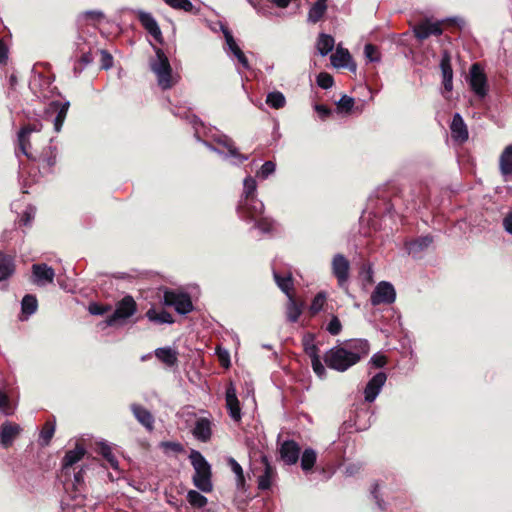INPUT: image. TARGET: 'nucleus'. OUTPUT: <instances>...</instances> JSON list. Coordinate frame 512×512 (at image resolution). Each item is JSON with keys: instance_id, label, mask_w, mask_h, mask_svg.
Returning a JSON list of instances; mask_svg holds the SVG:
<instances>
[{"instance_id": "7", "label": "nucleus", "mask_w": 512, "mask_h": 512, "mask_svg": "<svg viewBox=\"0 0 512 512\" xmlns=\"http://www.w3.org/2000/svg\"><path fill=\"white\" fill-rule=\"evenodd\" d=\"M469 85L471 90L483 99L487 95V79L478 63H474L469 71Z\"/></svg>"}, {"instance_id": "64", "label": "nucleus", "mask_w": 512, "mask_h": 512, "mask_svg": "<svg viewBox=\"0 0 512 512\" xmlns=\"http://www.w3.org/2000/svg\"><path fill=\"white\" fill-rule=\"evenodd\" d=\"M83 469L74 474V485L78 486L83 483Z\"/></svg>"}, {"instance_id": "39", "label": "nucleus", "mask_w": 512, "mask_h": 512, "mask_svg": "<svg viewBox=\"0 0 512 512\" xmlns=\"http://www.w3.org/2000/svg\"><path fill=\"white\" fill-rule=\"evenodd\" d=\"M316 459L317 455L315 450H313L312 448L305 449L301 457V468L304 471H310L313 468Z\"/></svg>"}, {"instance_id": "40", "label": "nucleus", "mask_w": 512, "mask_h": 512, "mask_svg": "<svg viewBox=\"0 0 512 512\" xmlns=\"http://www.w3.org/2000/svg\"><path fill=\"white\" fill-rule=\"evenodd\" d=\"M303 347L305 353L310 357V359H314V357H320L318 354L319 349L314 343L313 335L307 334L303 337Z\"/></svg>"}, {"instance_id": "44", "label": "nucleus", "mask_w": 512, "mask_h": 512, "mask_svg": "<svg viewBox=\"0 0 512 512\" xmlns=\"http://www.w3.org/2000/svg\"><path fill=\"white\" fill-rule=\"evenodd\" d=\"M99 452L113 469H115V470L118 469V467H119L118 460L115 457V455L112 453V450L108 445L101 444L99 447Z\"/></svg>"}, {"instance_id": "43", "label": "nucleus", "mask_w": 512, "mask_h": 512, "mask_svg": "<svg viewBox=\"0 0 512 512\" xmlns=\"http://www.w3.org/2000/svg\"><path fill=\"white\" fill-rule=\"evenodd\" d=\"M55 432V424L52 421H47L41 432H40V441L43 446H46L49 444L50 440L52 439Z\"/></svg>"}, {"instance_id": "14", "label": "nucleus", "mask_w": 512, "mask_h": 512, "mask_svg": "<svg viewBox=\"0 0 512 512\" xmlns=\"http://www.w3.org/2000/svg\"><path fill=\"white\" fill-rule=\"evenodd\" d=\"M138 20L140 21L141 25L147 30V32L153 36V38L159 42L162 41V33L160 30V27L155 20V18L152 16L151 13L145 12L143 10H137L135 11Z\"/></svg>"}, {"instance_id": "53", "label": "nucleus", "mask_w": 512, "mask_h": 512, "mask_svg": "<svg viewBox=\"0 0 512 512\" xmlns=\"http://www.w3.org/2000/svg\"><path fill=\"white\" fill-rule=\"evenodd\" d=\"M338 109L349 112L354 106V99L350 96L343 95L337 102Z\"/></svg>"}, {"instance_id": "21", "label": "nucleus", "mask_w": 512, "mask_h": 512, "mask_svg": "<svg viewBox=\"0 0 512 512\" xmlns=\"http://www.w3.org/2000/svg\"><path fill=\"white\" fill-rule=\"evenodd\" d=\"M333 274L342 286L347 282L349 274V261L341 254L334 256L332 261Z\"/></svg>"}, {"instance_id": "35", "label": "nucleus", "mask_w": 512, "mask_h": 512, "mask_svg": "<svg viewBox=\"0 0 512 512\" xmlns=\"http://www.w3.org/2000/svg\"><path fill=\"white\" fill-rule=\"evenodd\" d=\"M146 316L150 321L156 322V323L171 324L174 321L172 315L170 313H168L167 311L162 310V311L158 312L154 308L149 309L146 313Z\"/></svg>"}, {"instance_id": "55", "label": "nucleus", "mask_w": 512, "mask_h": 512, "mask_svg": "<svg viewBox=\"0 0 512 512\" xmlns=\"http://www.w3.org/2000/svg\"><path fill=\"white\" fill-rule=\"evenodd\" d=\"M160 447L162 449H164L165 452H168V451H172L174 453L183 452V446L179 442H173V441L161 442Z\"/></svg>"}, {"instance_id": "49", "label": "nucleus", "mask_w": 512, "mask_h": 512, "mask_svg": "<svg viewBox=\"0 0 512 512\" xmlns=\"http://www.w3.org/2000/svg\"><path fill=\"white\" fill-rule=\"evenodd\" d=\"M317 84L322 89H329V88H331L333 86L334 80H333V77L329 73L321 72L317 76Z\"/></svg>"}, {"instance_id": "59", "label": "nucleus", "mask_w": 512, "mask_h": 512, "mask_svg": "<svg viewBox=\"0 0 512 512\" xmlns=\"http://www.w3.org/2000/svg\"><path fill=\"white\" fill-rule=\"evenodd\" d=\"M370 363L377 368H381L386 364V357L381 354H374L371 359Z\"/></svg>"}, {"instance_id": "9", "label": "nucleus", "mask_w": 512, "mask_h": 512, "mask_svg": "<svg viewBox=\"0 0 512 512\" xmlns=\"http://www.w3.org/2000/svg\"><path fill=\"white\" fill-rule=\"evenodd\" d=\"M264 212V204L256 197L241 199L238 206V213L244 219L257 220Z\"/></svg>"}, {"instance_id": "45", "label": "nucleus", "mask_w": 512, "mask_h": 512, "mask_svg": "<svg viewBox=\"0 0 512 512\" xmlns=\"http://www.w3.org/2000/svg\"><path fill=\"white\" fill-rule=\"evenodd\" d=\"M256 189H257L256 180L251 176L246 177L243 182V198L242 199H251L252 197H256L255 196Z\"/></svg>"}, {"instance_id": "26", "label": "nucleus", "mask_w": 512, "mask_h": 512, "mask_svg": "<svg viewBox=\"0 0 512 512\" xmlns=\"http://www.w3.org/2000/svg\"><path fill=\"white\" fill-rule=\"evenodd\" d=\"M155 357L167 367L178 365V352L171 347H160L154 351Z\"/></svg>"}, {"instance_id": "23", "label": "nucleus", "mask_w": 512, "mask_h": 512, "mask_svg": "<svg viewBox=\"0 0 512 512\" xmlns=\"http://www.w3.org/2000/svg\"><path fill=\"white\" fill-rule=\"evenodd\" d=\"M451 136L453 140L463 143L468 139V129L462 116L455 113L450 125Z\"/></svg>"}, {"instance_id": "56", "label": "nucleus", "mask_w": 512, "mask_h": 512, "mask_svg": "<svg viewBox=\"0 0 512 512\" xmlns=\"http://www.w3.org/2000/svg\"><path fill=\"white\" fill-rule=\"evenodd\" d=\"M103 18H104L103 12L98 11V10L86 11L80 15V19L91 20L93 22H98Z\"/></svg>"}, {"instance_id": "54", "label": "nucleus", "mask_w": 512, "mask_h": 512, "mask_svg": "<svg viewBox=\"0 0 512 512\" xmlns=\"http://www.w3.org/2000/svg\"><path fill=\"white\" fill-rule=\"evenodd\" d=\"M311 365L313 371L319 378H324L326 376V369L322 364L320 357H314V359H311Z\"/></svg>"}, {"instance_id": "37", "label": "nucleus", "mask_w": 512, "mask_h": 512, "mask_svg": "<svg viewBox=\"0 0 512 512\" xmlns=\"http://www.w3.org/2000/svg\"><path fill=\"white\" fill-rule=\"evenodd\" d=\"M274 280L278 287L288 296H291L290 290L292 288V276L291 274H287L285 276H281L276 271L273 272Z\"/></svg>"}, {"instance_id": "27", "label": "nucleus", "mask_w": 512, "mask_h": 512, "mask_svg": "<svg viewBox=\"0 0 512 512\" xmlns=\"http://www.w3.org/2000/svg\"><path fill=\"white\" fill-rule=\"evenodd\" d=\"M86 450L81 444H76L73 450H68L62 460V469L68 473L69 468L79 462L85 455Z\"/></svg>"}, {"instance_id": "30", "label": "nucleus", "mask_w": 512, "mask_h": 512, "mask_svg": "<svg viewBox=\"0 0 512 512\" xmlns=\"http://www.w3.org/2000/svg\"><path fill=\"white\" fill-rule=\"evenodd\" d=\"M303 311V303H298L294 297L288 296V302L286 304V317L291 323L298 321Z\"/></svg>"}, {"instance_id": "29", "label": "nucleus", "mask_w": 512, "mask_h": 512, "mask_svg": "<svg viewBox=\"0 0 512 512\" xmlns=\"http://www.w3.org/2000/svg\"><path fill=\"white\" fill-rule=\"evenodd\" d=\"M444 89L450 92L453 88V71L450 64V58L448 55H444L440 63Z\"/></svg>"}, {"instance_id": "19", "label": "nucleus", "mask_w": 512, "mask_h": 512, "mask_svg": "<svg viewBox=\"0 0 512 512\" xmlns=\"http://www.w3.org/2000/svg\"><path fill=\"white\" fill-rule=\"evenodd\" d=\"M226 407L228 409L230 417L234 421L241 420V409L239 405V400L236 395V388L233 383H230L226 388Z\"/></svg>"}, {"instance_id": "25", "label": "nucleus", "mask_w": 512, "mask_h": 512, "mask_svg": "<svg viewBox=\"0 0 512 512\" xmlns=\"http://www.w3.org/2000/svg\"><path fill=\"white\" fill-rule=\"evenodd\" d=\"M21 427L18 424L4 422L0 428V443L3 447H9L19 435Z\"/></svg>"}, {"instance_id": "47", "label": "nucleus", "mask_w": 512, "mask_h": 512, "mask_svg": "<svg viewBox=\"0 0 512 512\" xmlns=\"http://www.w3.org/2000/svg\"><path fill=\"white\" fill-rule=\"evenodd\" d=\"M275 170L276 164L273 161H266L257 172V177L267 179Z\"/></svg>"}, {"instance_id": "13", "label": "nucleus", "mask_w": 512, "mask_h": 512, "mask_svg": "<svg viewBox=\"0 0 512 512\" xmlns=\"http://www.w3.org/2000/svg\"><path fill=\"white\" fill-rule=\"evenodd\" d=\"M386 380L387 376L384 372H379L374 375L364 389L365 401L373 402L382 390Z\"/></svg>"}, {"instance_id": "61", "label": "nucleus", "mask_w": 512, "mask_h": 512, "mask_svg": "<svg viewBox=\"0 0 512 512\" xmlns=\"http://www.w3.org/2000/svg\"><path fill=\"white\" fill-rule=\"evenodd\" d=\"M314 108L322 120L326 119L331 114V110L325 105L317 104Z\"/></svg>"}, {"instance_id": "15", "label": "nucleus", "mask_w": 512, "mask_h": 512, "mask_svg": "<svg viewBox=\"0 0 512 512\" xmlns=\"http://www.w3.org/2000/svg\"><path fill=\"white\" fill-rule=\"evenodd\" d=\"M41 128L42 124L40 122H36L22 127L21 130L18 132L19 150H21V153L28 158L31 157L28 151L30 147L29 136L32 132L40 131Z\"/></svg>"}, {"instance_id": "6", "label": "nucleus", "mask_w": 512, "mask_h": 512, "mask_svg": "<svg viewBox=\"0 0 512 512\" xmlns=\"http://www.w3.org/2000/svg\"><path fill=\"white\" fill-rule=\"evenodd\" d=\"M70 107V102H59L52 101L49 103L47 108L45 109V116L47 119H50L54 126L55 132H60L63 126V123L66 119L68 109Z\"/></svg>"}, {"instance_id": "38", "label": "nucleus", "mask_w": 512, "mask_h": 512, "mask_svg": "<svg viewBox=\"0 0 512 512\" xmlns=\"http://www.w3.org/2000/svg\"><path fill=\"white\" fill-rule=\"evenodd\" d=\"M38 302L34 295L27 294L23 297L21 302L22 313L30 316L37 310Z\"/></svg>"}, {"instance_id": "24", "label": "nucleus", "mask_w": 512, "mask_h": 512, "mask_svg": "<svg viewBox=\"0 0 512 512\" xmlns=\"http://www.w3.org/2000/svg\"><path fill=\"white\" fill-rule=\"evenodd\" d=\"M130 409L136 418V420L144 426L147 430L152 431L154 428V417L149 410L145 407L133 403L130 405Z\"/></svg>"}, {"instance_id": "20", "label": "nucleus", "mask_w": 512, "mask_h": 512, "mask_svg": "<svg viewBox=\"0 0 512 512\" xmlns=\"http://www.w3.org/2000/svg\"><path fill=\"white\" fill-rule=\"evenodd\" d=\"M279 452L281 459L287 465H293L297 463L299 459L300 447L295 441L287 440L281 444Z\"/></svg>"}, {"instance_id": "16", "label": "nucleus", "mask_w": 512, "mask_h": 512, "mask_svg": "<svg viewBox=\"0 0 512 512\" xmlns=\"http://www.w3.org/2000/svg\"><path fill=\"white\" fill-rule=\"evenodd\" d=\"M331 63L336 68L346 67L351 71H356V64L352 60V57L349 51L340 45L337 46L335 53H333L330 57Z\"/></svg>"}, {"instance_id": "36", "label": "nucleus", "mask_w": 512, "mask_h": 512, "mask_svg": "<svg viewBox=\"0 0 512 512\" xmlns=\"http://www.w3.org/2000/svg\"><path fill=\"white\" fill-rule=\"evenodd\" d=\"M165 4L170 6L175 10H182L185 12H190L197 14L199 9H196L190 0H163Z\"/></svg>"}, {"instance_id": "3", "label": "nucleus", "mask_w": 512, "mask_h": 512, "mask_svg": "<svg viewBox=\"0 0 512 512\" xmlns=\"http://www.w3.org/2000/svg\"><path fill=\"white\" fill-rule=\"evenodd\" d=\"M189 459L195 470L193 484L202 492L208 493L213 489L211 481V466L204 456L197 450H192Z\"/></svg>"}, {"instance_id": "52", "label": "nucleus", "mask_w": 512, "mask_h": 512, "mask_svg": "<svg viewBox=\"0 0 512 512\" xmlns=\"http://www.w3.org/2000/svg\"><path fill=\"white\" fill-rule=\"evenodd\" d=\"M326 330L333 336L338 335L342 330V324L337 316H332L327 324Z\"/></svg>"}, {"instance_id": "50", "label": "nucleus", "mask_w": 512, "mask_h": 512, "mask_svg": "<svg viewBox=\"0 0 512 512\" xmlns=\"http://www.w3.org/2000/svg\"><path fill=\"white\" fill-rule=\"evenodd\" d=\"M364 54H365V57L370 62H377V61L380 60L379 51H378L377 47L372 45V44H366L365 45V47H364Z\"/></svg>"}, {"instance_id": "31", "label": "nucleus", "mask_w": 512, "mask_h": 512, "mask_svg": "<svg viewBox=\"0 0 512 512\" xmlns=\"http://www.w3.org/2000/svg\"><path fill=\"white\" fill-rule=\"evenodd\" d=\"M15 270L13 258L0 252V282L8 279Z\"/></svg>"}, {"instance_id": "34", "label": "nucleus", "mask_w": 512, "mask_h": 512, "mask_svg": "<svg viewBox=\"0 0 512 512\" xmlns=\"http://www.w3.org/2000/svg\"><path fill=\"white\" fill-rule=\"evenodd\" d=\"M433 242V238L429 235L419 237L418 239L406 244L409 254H417L418 252L429 247Z\"/></svg>"}, {"instance_id": "57", "label": "nucleus", "mask_w": 512, "mask_h": 512, "mask_svg": "<svg viewBox=\"0 0 512 512\" xmlns=\"http://www.w3.org/2000/svg\"><path fill=\"white\" fill-rule=\"evenodd\" d=\"M256 227L263 233H269L273 229V222L267 218H259L256 220Z\"/></svg>"}, {"instance_id": "62", "label": "nucleus", "mask_w": 512, "mask_h": 512, "mask_svg": "<svg viewBox=\"0 0 512 512\" xmlns=\"http://www.w3.org/2000/svg\"><path fill=\"white\" fill-rule=\"evenodd\" d=\"M106 311V307L100 306L95 303L89 306V312L93 315H103L104 313H106Z\"/></svg>"}, {"instance_id": "41", "label": "nucleus", "mask_w": 512, "mask_h": 512, "mask_svg": "<svg viewBox=\"0 0 512 512\" xmlns=\"http://www.w3.org/2000/svg\"><path fill=\"white\" fill-rule=\"evenodd\" d=\"M266 103L271 108L280 109L285 106L286 99H285V96L281 92L274 91V92H270L267 95Z\"/></svg>"}, {"instance_id": "12", "label": "nucleus", "mask_w": 512, "mask_h": 512, "mask_svg": "<svg viewBox=\"0 0 512 512\" xmlns=\"http://www.w3.org/2000/svg\"><path fill=\"white\" fill-rule=\"evenodd\" d=\"M55 277L54 269L47 264L32 265V281L38 286L52 283Z\"/></svg>"}, {"instance_id": "11", "label": "nucleus", "mask_w": 512, "mask_h": 512, "mask_svg": "<svg viewBox=\"0 0 512 512\" xmlns=\"http://www.w3.org/2000/svg\"><path fill=\"white\" fill-rule=\"evenodd\" d=\"M221 31L224 35L226 44L228 46L229 51L234 55V57L238 60V62L242 65L244 69H249V61L245 56L244 52L240 49L238 44L236 43L231 31L229 28L223 24H221Z\"/></svg>"}, {"instance_id": "32", "label": "nucleus", "mask_w": 512, "mask_h": 512, "mask_svg": "<svg viewBox=\"0 0 512 512\" xmlns=\"http://www.w3.org/2000/svg\"><path fill=\"white\" fill-rule=\"evenodd\" d=\"M327 0H317L309 9L307 20L310 23H317L327 10Z\"/></svg>"}, {"instance_id": "63", "label": "nucleus", "mask_w": 512, "mask_h": 512, "mask_svg": "<svg viewBox=\"0 0 512 512\" xmlns=\"http://www.w3.org/2000/svg\"><path fill=\"white\" fill-rule=\"evenodd\" d=\"M503 225L505 230L512 234V211L504 218Z\"/></svg>"}, {"instance_id": "58", "label": "nucleus", "mask_w": 512, "mask_h": 512, "mask_svg": "<svg viewBox=\"0 0 512 512\" xmlns=\"http://www.w3.org/2000/svg\"><path fill=\"white\" fill-rule=\"evenodd\" d=\"M101 68L108 70L113 66V57L106 50H101Z\"/></svg>"}, {"instance_id": "8", "label": "nucleus", "mask_w": 512, "mask_h": 512, "mask_svg": "<svg viewBox=\"0 0 512 512\" xmlns=\"http://www.w3.org/2000/svg\"><path fill=\"white\" fill-rule=\"evenodd\" d=\"M396 299V292L393 285L389 282L382 281L374 289L371 294L370 301L373 306L380 304H392Z\"/></svg>"}, {"instance_id": "2", "label": "nucleus", "mask_w": 512, "mask_h": 512, "mask_svg": "<svg viewBox=\"0 0 512 512\" xmlns=\"http://www.w3.org/2000/svg\"><path fill=\"white\" fill-rule=\"evenodd\" d=\"M155 56L149 61L151 71L156 75L158 85L163 89L167 90L172 88L177 80L172 75V68L170 62L160 48L154 47Z\"/></svg>"}, {"instance_id": "60", "label": "nucleus", "mask_w": 512, "mask_h": 512, "mask_svg": "<svg viewBox=\"0 0 512 512\" xmlns=\"http://www.w3.org/2000/svg\"><path fill=\"white\" fill-rule=\"evenodd\" d=\"M35 208L33 207H28L24 214H23V217L21 219V221L23 222L24 225H29L31 223V221L34 219V216H35Z\"/></svg>"}, {"instance_id": "33", "label": "nucleus", "mask_w": 512, "mask_h": 512, "mask_svg": "<svg viewBox=\"0 0 512 512\" xmlns=\"http://www.w3.org/2000/svg\"><path fill=\"white\" fill-rule=\"evenodd\" d=\"M335 45L334 38L331 35L321 33L317 39L316 47L322 56L329 54Z\"/></svg>"}, {"instance_id": "28", "label": "nucleus", "mask_w": 512, "mask_h": 512, "mask_svg": "<svg viewBox=\"0 0 512 512\" xmlns=\"http://www.w3.org/2000/svg\"><path fill=\"white\" fill-rule=\"evenodd\" d=\"M499 168L505 178L512 175V144L505 147L499 158Z\"/></svg>"}, {"instance_id": "42", "label": "nucleus", "mask_w": 512, "mask_h": 512, "mask_svg": "<svg viewBox=\"0 0 512 512\" xmlns=\"http://www.w3.org/2000/svg\"><path fill=\"white\" fill-rule=\"evenodd\" d=\"M187 501L191 506L196 508H203L207 504V498L195 490H190L187 493Z\"/></svg>"}, {"instance_id": "22", "label": "nucleus", "mask_w": 512, "mask_h": 512, "mask_svg": "<svg viewBox=\"0 0 512 512\" xmlns=\"http://www.w3.org/2000/svg\"><path fill=\"white\" fill-rule=\"evenodd\" d=\"M192 434L197 440L208 442L212 436V421L206 417L198 418L195 422Z\"/></svg>"}, {"instance_id": "4", "label": "nucleus", "mask_w": 512, "mask_h": 512, "mask_svg": "<svg viewBox=\"0 0 512 512\" xmlns=\"http://www.w3.org/2000/svg\"><path fill=\"white\" fill-rule=\"evenodd\" d=\"M137 311V304L132 296L126 295L116 304V308L112 315L105 321L107 326L124 323L128 318L133 316Z\"/></svg>"}, {"instance_id": "10", "label": "nucleus", "mask_w": 512, "mask_h": 512, "mask_svg": "<svg viewBox=\"0 0 512 512\" xmlns=\"http://www.w3.org/2000/svg\"><path fill=\"white\" fill-rule=\"evenodd\" d=\"M163 301L165 305L173 306L180 314H187L193 308L190 297L184 293L166 291L164 293Z\"/></svg>"}, {"instance_id": "51", "label": "nucleus", "mask_w": 512, "mask_h": 512, "mask_svg": "<svg viewBox=\"0 0 512 512\" xmlns=\"http://www.w3.org/2000/svg\"><path fill=\"white\" fill-rule=\"evenodd\" d=\"M13 410L7 394L0 390V411L6 415H11Z\"/></svg>"}, {"instance_id": "5", "label": "nucleus", "mask_w": 512, "mask_h": 512, "mask_svg": "<svg viewBox=\"0 0 512 512\" xmlns=\"http://www.w3.org/2000/svg\"><path fill=\"white\" fill-rule=\"evenodd\" d=\"M215 141L223 148V149H219V148H216L215 146L207 143V142H203L205 144V146H207L211 151L213 152H216L220 155H224L225 157H231L233 159H235V161L233 163L235 164H238V163H242L244 161H246L248 159L247 156L239 153L238 149L236 148L233 140L231 138H229L228 136L226 135H221L217 138H215Z\"/></svg>"}, {"instance_id": "46", "label": "nucleus", "mask_w": 512, "mask_h": 512, "mask_svg": "<svg viewBox=\"0 0 512 512\" xmlns=\"http://www.w3.org/2000/svg\"><path fill=\"white\" fill-rule=\"evenodd\" d=\"M227 463L230 466L233 473L236 475L238 484L242 485L245 481V478L241 465L232 457L228 458Z\"/></svg>"}, {"instance_id": "48", "label": "nucleus", "mask_w": 512, "mask_h": 512, "mask_svg": "<svg viewBox=\"0 0 512 512\" xmlns=\"http://www.w3.org/2000/svg\"><path fill=\"white\" fill-rule=\"evenodd\" d=\"M325 301H326L325 293H323V292L318 293L312 300V303L310 305V312L312 314H316L319 311H321L324 306Z\"/></svg>"}, {"instance_id": "17", "label": "nucleus", "mask_w": 512, "mask_h": 512, "mask_svg": "<svg viewBox=\"0 0 512 512\" xmlns=\"http://www.w3.org/2000/svg\"><path fill=\"white\" fill-rule=\"evenodd\" d=\"M261 462L264 466V471L263 474L258 477V488L260 490H268L275 481L277 473L275 467L270 464L267 456H261Z\"/></svg>"}, {"instance_id": "1", "label": "nucleus", "mask_w": 512, "mask_h": 512, "mask_svg": "<svg viewBox=\"0 0 512 512\" xmlns=\"http://www.w3.org/2000/svg\"><path fill=\"white\" fill-rule=\"evenodd\" d=\"M369 352L366 340H351L343 346H334L324 355L326 365L339 372H344L358 363Z\"/></svg>"}, {"instance_id": "18", "label": "nucleus", "mask_w": 512, "mask_h": 512, "mask_svg": "<svg viewBox=\"0 0 512 512\" xmlns=\"http://www.w3.org/2000/svg\"><path fill=\"white\" fill-rule=\"evenodd\" d=\"M415 36L419 40H424L431 35H441L442 28L440 22H431L429 20H424L419 24L415 25L414 28Z\"/></svg>"}]
</instances>
